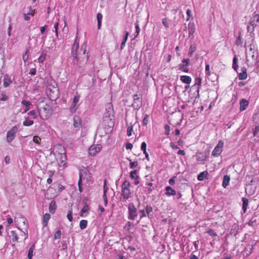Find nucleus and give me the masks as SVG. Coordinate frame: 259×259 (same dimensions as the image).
Returning a JSON list of instances; mask_svg holds the SVG:
<instances>
[{"instance_id":"obj_1","label":"nucleus","mask_w":259,"mask_h":259,"mask_svg":"<svg viewBox=\"0 0 259 259\" xmlns=\"http://www.w3.org/2000/svg\"><path fill=\"white\" fill-rule=\"evenodd\" d=\"M46 93L49 98L52 100H55L58 96L59 90L57 89V84L56 81L50 77L47 78Z\"/></svg>"},{"instance_id":"obj_2","label":"nucleus","mask_w":259,"mask_h":259,"mask_svg":"<svg viewBox=\"0 0 259 259\" xmlns=\"http://www.w3.org/2000/svg\"><path fill=\"white\" fill-rule=\"evenodd\" d=\"M37 110L40 117L43 120L48 119L52 114L51 107L44 102H41L38 104Z\"/></svg>"},{"instance_id":"obj_3","label":"nucleus","mask_w":259,"mask_h":259,"mask_svg":"<svg viewBox=\"0 0 259 259\" xmlns=\"http://www.w3.org/2000/svg\"><path fill=\"white\" fill-rule=\"evenodd\" d=\"M130 183L127 181H125L121 185L122 196L124 199H127L131 197V190L130 189Z\"/></svg>"},{"instance_id":"obj_4","label":"nucleus","mask_w":259,"mask_h":259,"mask_svg":"<svg viewBox=\"0 0 259 259\" xmlns=\"http://www.w3.org/2000/svg\"><path fill=\"white\" fill-rule=\"evenodd\" d=\"M79 46V42L77 41V37L75 40L74 43L71 48V54L73 58V62L75 64H77L79 61V58L77 55V49Z\"/></svg>"},{"instance_id":"obj_5","label":"nucleus","mask_w":259,"mask_h":259,"mask_svg":"<svg viewBox=\"0 0 259 259\" xmlns=\"http://www.w3.org/2000/svg\"><path fill=\"white\" fill-rule=\"evenodd\" d=\"M91 179V174L87 168H83L80 170L79 181H85L88 182Z\"/></svg>"},{"instance_id":"obj_6","label":"nucleus","mask_w":259,"mask_h":259,"mask_svg":"<svg viewBox=\"0 0 259 259\" xmlns=\"http://www.w3.org/2000/svg\"><path fill=\"white\" fill-rule=\"evenodd\" d=\"M18 130V127L17 126H14L11 130L8 131L6 137L7 142L10 143L15 139L16 134Z\"/></svg>"},{"instance_id":"obj_7","label":"nucleus","mask_w":259,"mask_h":259,"mask_svg":"<svg viewBox=\"0 0 259 259\" xmlns=\"http://www.w3.org/2000/svg\"><path fill=\"white\" fill-rule=\"evenodd\" d=\"M128 219L131 220H134L138 216L137 209L133 204L131 203L128 206Z\"/></svg>"},{"instance_id":"obj_8","label":"nucleus","mask_w":259,"mask_h":259,"mask_svg":"<svg viewBox=\"0 0 259 259\" xmlns=\"http://www.w3.org/2000/svg\"><path fill=\"white\" fill-rule=\"evenodd\" d=\"M223 146L224 142L222 140H220L212 151V155L214 157L219 156L223 151Z\"/></svg>"},{"instance_id":"obj_9","label":"nucleus","mask_w":259,"mask_h":259,"mask_svg":"<svg viewBox=\"0 0 259 259\" xmlns=\"http://www.w3.org/2000/svg\"><path fill=\"white\" fill-rule=\"evenodd\" d=\"M133 99L132 107L136 110L139 109L142 105V100L137 94L133 95Z\"/></svg>"},{"instance_id":"obj_10","label":"nucleus","mask_w":259,"mask_h":259,"mask_svg":"<svg viewBox=\"0 0 259 259\" xmlns=\"http://www.w3.org/2000/svg\"><path fill=\"white\" fill-rule=\"evenodd\" d=\"M14 221L18 225H20L22 224L24 225H26V227H27V220L21 214H17L16 215L15 217Z\"/></svg>"},{"instance_id":"obj_11","label":"nucleus","mask_w":259,"mask_h":259,"mask_svg":"<svg viewBox=\"0 0 259 259\" xmlns=\"http://www.w3.org/2000/svg\"><path fill=\"white\" fill-rule=\"evenodd\" d=\"M101 146L100 145H92L89 149V153L90 155L94 156L101 150Z\"/></svg>"},{"instance_id":"obj_12","label":"nucleus","mask_w":259,"mask_h":259,"mask_svg":"<svg viewBox=\"0 0 259 259\" xmlns=\"http://www.w3.org/2000/svg\"><path fill=\"white\" fill-rule=\"evenodd\" d=\"M196 87V92L198 96H199V90L201 87V78L200 77H196L194 80V84L192 86V88H194Z\"/></svg>"},{"instance_id":"obj_13","label":"nucleus","mask_w":259,"mask_h":259,"mask_svg":"<svg viewBox=\"0 0 259 259\" xmlns=\"http://www.w3.org/2000/svg\"><path fill=\"white\" fill-rule=\"evenodd\" d=\"M257 26V23L254 21H249L247 25V30L248 33H253L255 27Z\"/></svg>"},{"instance_id":"obj_14","label":"nucleus","mask_w":259,"mask_h":259,"mask_svg":"<svg viewBox=\"0 0 259 259\" xmlns=\"http://www.w3.org/2000/svg\"><path fill=\"white\" fill-rule=\"evenodd\" d=\"M240 111L245 110L248 106L249 102L247 100L242 99L240 101Z\"/></svg>"},{"instance_id":"obj_15","label":"nucleus","mask_w":259,"mask_h":259,"mask_svg":"<svg viewBox=\"0 0 259 259\" xmlns=\"http://www.w3.org/2000/svg\"><path fill=\"white\" fill-rule=\"evenodd\" d=\"M253 243L251 245H248L243 250V254L246 256L249 255L252 251L254 245Z\"/></svg>"},{"instance_id":"obj_16","label":"nucleus","mask_w":259,"mask_h":259,"mask_svg":"<svg viewBox=\"0 0 259 259\" xmlns=\"http://www.w3.org/2000/svg\"><path fill=\"white\" fill-rule=\"evenodd\" d=\"M11 240L14 242H17L18 241V236L17 233L15 231H11L10 232V235L9 236Z\"/></svg>"},{"instance_id":"obj_17","label":"nucleus","mask_w":259,"mask_h":259,"mask_svg":"<svg viewBox=\"0 0 259 259\" xmlns=\"http://www.w3.org/2000/svg\"><path fill=\"white\" fill-rule=\"evenodd\" d=\"M238 77L240 80H244L247 77L246 69L245 67L241 68V72L239 73Z\"/></svg>"},{"instance_id":"obj_18","label":"nucleus","mask_w":259,"mask_h":259,"mask_svg":"<svg viewBox=\"0 0 259 259\" xmlns=\"http://www.w3.org/2000/svg\"><path fill=\"white\" fill-rule=\"evenodd\" d=\"M165 195L167 196H174L176 194V191L173 189L170 186H166L165 187Z\"/></svg>"},{"instance_id":"obj_19","label":"nucleus","mask_w":259,"mask_h":259,"mask_svg":"<svg viewBox=\"0 0 259 259\" xmlns=\"http://www.w3.org/2000/svg\"><path fill=\"white\" fill-rule=\"evenodd\" d=\"M195 31V25L193 23L188 24V34L189 36H193Z\"/></svg>"},{"instance_id":"obj_20","label":"nucleus","mask_w":259,"mask_h":259,"mask_svg":"<svg viewBox=\"0 0 259 259\" xmlns=\"http://www.w3.org/2000/svg\"><path fill=\"white\" fill-rule=\"evenodd\" d=\"M239 226L236 224H234L231 227L230 234L231 235L236 236L238 233Z\"/></svg>"},{"instance_id":"obj_21","label":"nucleus","mask_w":259,"mask_h":259,"mask_svg":"<svg viewBox=\"0 0 259 259\" xmlns=\"http://www.w3.org/2000/svg\"><path fill=\"white\" fill-rule=\"evenodd\" d=\"M57 208L56 202L54 200H52L49 205V211L50 213L53 214L55 213Z\"/></svg>"},{"instance_id":"obj_22","label":"nucleus","mask_w":259,"mask_h":259,"mask_svg":"<svg viewBox=\"0 0 259 259\" xmlns=\"http://www.w3.org/2000/svg\"><path fill=\"white\" fill-rule=\"evenodd\" d=\"M86 49H87V45L85 44H83L81 46L80 49V51L82 52V54H81L80 53H79V54L80 55H84L85 58V61H87L89 57L88 54H87L86 55H85V52H86Z\"/></svg>"},{"instance_id":"obj_23","label":"nucleus","mask_w":259,"mask_h":259,"mask_svg":"<svg viewBox=\"0 0 259 259\" xmlns=\"http://www.w3.org/2000/svg\"><path fill=\"white\" fill-rule=\"evenodd\" d=\"M180 80L184 83L189 84L191 82V78L187 75H182L180 77Z\"/></svg>"},{"instance_id":"obj_24","label":"nucleus","mask_w":259,"mask_h":259,"mask_svg":"<svg viewBox=\"0 0 259 259\" xmlns=\"http://www.w3.org/2000/svg\"><path fill=\"white\" fill-rule=\"evenodd\" d=\"M11 82L12 80L9 76L8 75H5L4 77V86L5 87H7L11 84Z\"/></svg>"},{"instance_id":"obj_25","label":"nucleus","mask_w":259,"mask_h":259,"mask_svg":"<svg viewBox=\"0 0 259 259\" xmlns=\"http://www.w3.org/2000/svg\"><path fill=\"white\" fill-rule=\"evenodd\" d=\"M51 218L50 214L49 213H45L43 217L42 225L44 227H46L48 225L49 220Z\"/></svg>"},{"instance_id":"obj_26","label":"nucleus","mask_w":259,"mask_h":259,"mask_svg":"<svg viewBox=\"0 0 259 259\" xmlns=\"http://www.w3.org/2000/svg\"><path fill=\"white\" fill-rule=\"evenodd\" d=\"M243 204H242V209L243 210L244 213L246 212L247 207L248 205V200L247 198L245 197H243L242 199Z\"/></svg>"},{"instance_id":"obj_27","label":"nucleus","mask_w":259,"mask_h":259,"mask_svg":"<svg viewBox=\"0 0 259 259\" xmlns=\"http://www.w3.org/2000/svg\"><path fill=\"white\" fill-rule=\"evenodd\" d=\"M230 180V177L227 175H225L224 177L223 181L222 183V186L224 188H226L228 185Z\"/></svg>"},{"instance_id":"obj_28","label":"nucleus","mask_w":259,"mask_h":259,"mask_svg":"<svg viewBox=\"0 0 259 259\" xmlns=\"http://www.w3.org/2000/svg\"><path fill=\"white\" fill-rule=\"evenodd\" d=\"M208 175V172L207 171H204L200 172L197 176V179L199 181H203Z\"/></svg>"},{"instance_id":"obj_29","label":"nucleus","mask_w":259,"mask_h":259,"mask_svg":"<svg viewBox=\"0 0 259 259\" xmlns=\"http://www.w3.org/2000/svg\"><path fill=\"white\" fill-rule=\"evenodd\" d=\"M73 125L75 127H79L80 126L81 122L78 117L75 116L73 117Z\"/></svg>"},{"instance_id":"obj_30","label":"nucleus","mask_w":259,"mask_h":259,"mask_svg":"<svg viewBox=\"0 0 259 259\" xmlns=\"http://www.w3.org/2000/svg\"><path fill=\"white\" fill-rule=\"evenodd\" d=\"M46 56H47V51H42L41 55L39 56V57L38 59V62L40 63H42L46 59Z\"/></svg>"},{"instance_id":"obj_31","label":"nucleus","mask_w":259,"mask_h":259,"mask_svg":"<svg viewBox=\"0 0 259 259\" xmlns=\"http://www.w3.org/2000/svg\"><path fill=\"white\" fill-rule=\"evenodd\" d=\"M35 248V244H32L31 247L29 248L28 252V258L29 259H31L33 256V252Z\"/></svg>"},{"instance_id":"obj_32","label":"nucleus","mask_w":259,"mask_h":259,"mask_svg":"<svg viewBox=\"0 0 259 259\" xmlns=\"http://www.w3.org/2000/svg\"><path fill=\"white\" fill-rule=\"evenodd\" d=\"M252 130L253 136L258 138L259 125L258 124H255L254 125V127L253 128Z\"/></svg>"},{"instance_id":"obj_33","label":"nucleus","mask_w":259,"mask_h":259,"mask_svg":"<svg viewBox=\"0 0 259 259\" xmlns=\"http://www.w3.org/2000/svg\"><path fill=\"white\" fill-rule=\"evenodd\" d=\"M33 124V121L29 119L28 117H25V120L23 122V125L24 126H28L32 125Z\"/></svg>"},{"instance_id":"obj_34","label":"nucleus","mask_w":259,"mask_h":259,"mask_svg":"<svg viewBox=\"0 0 259 259\" xmlns=\"http://www.w3.org/2000/svg\"><path fill=\"white\" fill-rule=\"evenodd\" d=\"M22 104L25 106L24 112H27L29 110V106L31 105V103L28 101L23 100L22 101Z\"/></svg>"},{"instance_id":"obj_35","label":"nucleus","mask_w":259,"mask_h":259,"mask_svg":"<svg viewBox=\"0 0 259 259\" xmlns=\"http://www.w3.org/2000/svg\"><path fill=\"white\" fill-rule=\"evenodd\" d=\"M79 104H74V102H72L71 105L70 107V111L71 113H74L77 110Z\"/></svg>"},{"instance_id":"obj_36","label":"nucleus","mask_w":259,"mask_h":259,"mask_svg":"<svg viewBox=\"0 0 259 259\" xmlns=\"http://www.w3.org/2000/svg\"><path fill=\"white\" fill-rule=\"evenodd\" d=\"M196 50V46L193 45H191L189 49L188 56L189 57H191L192 56L193 54L194 53V52H195Z\"/></svg>"},{"instance_id":"obj_37","label":"nucleus","mask_w":259,"mask_h":259,"mask_svg":"<svg viewBox=\"0 0 259 259\" xmlns=\"http://www.w3.org/2000/svg\"><path fill=\"white\" fill-rule=\"evenodd\" d=\"M88 224V221L85 220H82L79 223V227L81 230L86 228Z\"/></svg>"},{"instance_id":"obj_38","label":"nucleus","mask_w":259,"mask_h":259,"mask_svg":"<svg viewBox=\"0 0 259 259\" xmlns=\"http://www.w3.org/2000/svg\"><path fill=\"white\" fill-rule=\"evenodd\" d=\"M80 98V95L77 93H76V94L74 95V98L73 99V101H72V102H74V104H79L78 103L79 101Z\"/></svg>"},{"instance_id":"obj_39","label":"nucleus","mask_w":259,"mask_h":259,"mask_svg":"<svg viewBox=\"0 0 259 259\" xmlns=\"http://www.w3.org/2000/svg\"><path fill=\"white\" fill-rule=\"evenodd\" d=\"M89 210V206L86 204L84 205V206L83 207V208L81 210V214L80 215L81 217H83V214L84 213L88 212Z\"/></svg>"},{"instance_id":"obj_40","label":"nucleus","mask_w":259,"mask_h":259,"mask_svg":"<svg viewBox=\"0 0 259 259\" xmlns=\"http://www.w3.org/2000/svg\"><path fill=\"white\" fill-rule=\"evenodd\" d=\"M130 177L131 179H138L139 177L137 175V170H134L130 172Z\"/></svg>"},{"instance_id":"obj_41","label":"nucleus","mask_w":259,"mask_h":259,"mask_svg":"<svg viewBox=\"0 0 259 259\" xmlns=\"http://www.w3.org/2000/svg\"><path fill=\"white\" fill-rule=\"evenodd\" d=\"M106 110L110 114V112L113 110V106L111 103H108L106 106Z\"/></svg>"},{"instance_id":"obj_42","label":"nucleus","mask_w":259,"mask_h":259,"mask_svg":"<svg viewBox=\"0 0 259 259\" xmlns=\"http://www.w3.org/2000/svg\"><path fill=\"white\" fill-rule=\"evenodd\" d=\"M33 141L35 144H37L38 145H40V142H41V139L38 136H35L33 138Z\"/></svg>"},{"instance_id":"obj_43","label":"nucleus","mask_w":259,"mask_h":259,"mask_svg":"<svg viewBox=\"0 0 259 259\" xmlns=\"http://www.w3.org/2000/svg\"><path fill=\"white\" fill-rule=\"evenodd\" d=\"M187 66H186V65L184 64H180L179 65V69L180 70H183L185 72H188L189 70L187 68Z\"/></svg>"},{"instance_id":"obj_44","label":"nucleus","mask_w":259,"mask_h":259,"mask_svg":"<svg viewBox=\"0 0 259 259\" xmlns=\"http://www.w3.org/2000/svg\"><path fill=\"white\" fill-rule=\"evenodd\" d=\"M209 235L212 237L217 236V234L213 230L209 229L206 232Z\"/></svg>"},{"instance_id":"obj_45","label":"nucleus","mask_w":259,"mask_h":259,"mask_svg":"<svg viewBox=\"0 0 259 259\" xmlns=\"http://www.w3.org/2000/svg\"><path fill=\"white\" fill-rule=\"evenodd\" d=\"M133 131V125H131L130 126H128L127 129V136L130 137L132 135Z\"/></svg>"},{"instance_id":"obj_46","label":"nucleus","mask_w":259,"mask_h":259,"mask_svg":"<svg viewBox=\"0 0 259 259\" xmlns=\"http://www.w3.org/2000/svg\"><path fill=\"white\" fill-rule=\"evenodd\" d=\"M130 166L131 168H134L138 166V162L137 161H132L131 160H130Z\"/></svg>"},{"instance_id":"obj_47","label":"nucleus","mask_w":259,"mask_h":259,"mask_svg":"<svg viewBox=\"0 0 259 259\" xmlns=\"http://www.w3.org/2000/svg\"><path fill=\"white\" fill-rule=\"evenodd\" d=\"M28 115L32 116L33 118L34 119L37 117V115L34 110H32L28 112Z\"/></svg>"},{"instance_id":"obj_48","label":"nucleus","mask_w":259,"mask_h":259,"mask_svg":"<svg viewBox=\"0 0 259 259\" xmlns=\"http://www.w3.org/2000/svg\"><path fill=\"white\" fill-rule=\"evenodd\" d=\"M67 219L70 222H71L72 221L73 218H72V209H71L68 212L67 215Z\"/></svg>"},{"instance_id":"obj_49","label":"nucleus","mask_w":259,"mask_h":259,"mask_svg":"<svg viewBox=\"0 0 259 259\" xmlns=\"http://www.w3.org/2000/svg\"><path fill=\"white\" fill-rule=\"evenodd\" d=\"M4 64V56L0 53V69L3 67Z\"/></svg>"},{"instance_id":"obj_50","label":"nucleus","mask_w":259,"mask_h":259,"mask_svg":"<svg viewBox=\"0 0 259 259\" xmlns=\"http://www.w3.org/2000/svg\"><path fill=\"white\" fill-rule=\"evenodd\" d=\"M61 231L60 230H58L54 234V238L55 239H59L61 237Z\"/></svg>"},{"instance_id":"obj_51","label":"nucleus","mask_w":259,"mask_h":259,"mask_svg":"<svg viewBox=\"0 0 259 259\" xmlns=\"http://www.w3.org/2000/svg\"><path fill=\"white\" fill-rule=\"evenodd\" d=\"M149 120V115H145L143 120V124L144 125H146L148 122Z\"/></svg>"},{"instance_id":"obj_52","label":"nucleus","mask_w":259,"mask_h":259,"mask_svg":"<svg viewBox=\"0 0 259 259\" xmlns=\"http://www.w3.org/2000/svg\"><path fill=\"white\" fill-rule=\"evenodd\" d=\"M28 50H26L25 53L23 55V60L24 62H26L28 59Z\"/></svg>"},{"instance_id":"obj_53","label":"nucleus","mask_w":259,"mask_h":259,"mask_svg":"<svg viewBox=\"0 0 259 259\" xmlns=\"http://www.w3.org/2000/svg\"><path fill=\"white\" fill-rule=\"evenodd\" d=\"M235 44L237 46H240L242 44V40L240 36H238L236 38Z\"/></svg>"},{"instance_id":"obj_54","label":"nucleus","mask_w":259,"mask_h":259,"mask_svg":"<svg viewBox=\"0 0 259 259\" xmlns=\"http://www.w3.org/2000/svg\"><path fill=\"white\" fill-rule=\"evenodd\" d=\"M164 128L165 130V135L168 136L170 134V126L166 124L164 126Z\"/></svg>"},{"instance_id":"obj_55","label":"nucleus","mask_w":259,"mask_h":259,"mask_svg":"<svg viewBox=\"0 0 259 259\" xmlns=\"http://www.w3.org/2000/svg\"><path fill=\"white\" fill-rule=\"evenodd\" d=\"M250 21H254L255 23H257L259 22V15L255 14L253 16V19L252 20H250Z\"/></svg>"},{"instance_id":"obj_56","label":"nucleus","mask_w":259,"mask_h":259,"mask_svg":"<svg viewBox=\"0 0 259 259\" xmlns=\"http://www.w3.org/2000/svg\"><path fill=\"white\" fill-rule=\"evenodd\" d=\"M146 146L147 144L145 142H143L142 143L141 146V149L143 152H145L146 151Z\"/></svg>"},{"instance_id":"obj_57","label":"nucleus","mask_w":259,"mask_h":259,"mask_svg":"<svg viewBox=\"0 0 259 259\" xmlns=\"http://www.w3.org/2000/svg\"><path fill=\"white\" fill-rule=\"evenodd\" d=\"M146 213L149 214L150 212L152 211V207L150 205H147L146 207Z\"/></svg>"},{"instance_id":"obj_58","label":"nucleus","mask_w":259,"mask_h":259,"mask_svg":"<svg viewBox=\"0 0 259 259\" xmlns=\"http://www.w3.org/2000/svg\"><path fill=\"white\" fill-rule=\"evenodd\" d=\"M129 35V32L128 31H124V35L123 37L122 41H124V42H126L128 36Z\"/></svg>"},{"instance_id":"obj_59","label":"nucleus","mask_w":259,"mask_h":259,"mask_svg":"<svg viewBox=\"0 0 259 259\" xmlns=\"http://www.w3.org/2000/svg\"><path fill=\"white\" fill-rule=\"evenodd\" d=\"M255 222H256L255 219H254L253 218H252L248 222V224L249 226H253L254 225V224L255 223Z\"/></svg>"},{"instance_id":"obj_60","label":"nucleus","mask_w":259,"mask_h":259,"mask_svg":"<svg viewBox=\"0 0 259 259\" xmlns=\"http://www.w3.org/2000/svg\"><path fill=\"white\" fill-rule=\"evenodd\" d=\"M8 99V96L4 94V93H2L1 94V97H0V100L1 101H6Z\"/></svg>"},{"instance_id":"obj_61","label":"nucleus","mask_w":259,"mask_h":259,"mask_svg":"<svg viewBox=\"0 0 259 259\" xmlns=\"http://www.w3.org/2000/svg\"><path fill=\"white\" fill-rule=\"evenodd\" d=\"M190 59L189 58L183 59L182 60V62L185 63L186 66H189L190 65Z\"/></svg>"},{"instance_id":"obj_62","label":"nucleus","mask_w":259,"mask_h":259,"mask_svg":"<svg viewBox=\"0 0 259 259\" xmlns=\"http://www.w3.org/2000/svg\"><path fill=\"white\" fill-rule=\"evenodd\" d=\"M191 11L190 9H188L186 12L187 16L186 21L189 20V19L191 16Z\"/></svg>"},{"instance_id":"obj_63","label":"nucleus","mask_w":259,"mask_h":259,"mask_svg":"<svg viewBox=\"0 0 259 259\" xmlns=\"http://www.w3.org/2000/svg\"><path fill=\"white\" fill-rule=\"evenodd\" d=\"M140 32V28L139 27V25L138 23L136 24V33H137V35L135 36V37H137L139 33Z\"/></svg>"},{"instance_id":"obj_64","label":"nucleus","mask_w":259,"mask_h":259,"mask_svg":"<svg viewBox=\"0 0 259 259\" xmlns=\"http://www.w3.org/2000/svg\"><path fill=\"white\" fill-rule=\"evenodd\" d=\"M162 23L163 24V25L166 27V28H168L169 27V26H168V22H167V21L166 20V19H163L162 20Z\"/></svg>"}]
</instances>
